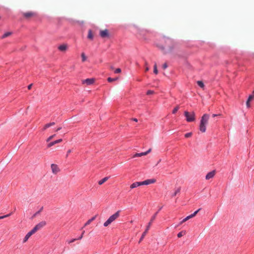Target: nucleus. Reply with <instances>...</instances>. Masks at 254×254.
<instances>
[{"label": "nucleus", "instance_id": "1", "mask_svg": "<svg viewBox=\"0 0 254 254\" xmlns=\"http://www.w3.org/2000/svg\"><path fill=\"white\" fill-rule=\"evenodd\" d=\"M157 46L161 50L164 51L165 47H168L170 51H171L174 46L173 41L170 38H163L161 40V43L157 44Z\"/></svg>", "mask_w": 254, "mask_h": 254}, {"label": "nucleus", "instance_id": "2", "mask_svg": "<svg viewBox=\"0 0 254 254\" xmlns=\"http://www.w3.org/2000/svg\"><path fill=\"white\" fill-rule=\"evenodd\" d=\"M209 119V115L207 114H204L200 120V125H199V130L202 132H205L206 131V126L208 124V120Z\"/></svg>", "mask_w": 254, "mask_h": 254}, {"label": "nucleus", "instance_id": "3", "mask_svg": "<svg viewBox=\"0 0 254 254\" xmlns=\"http://www.w3.org/2000/svg\"><path fill=\"white\" fill-rule=\"evenodd\" d=\"M120 211H117L115 213L111 215L107 221H106L103 225L104 227H107L111 224L113 222L115 221L120 216Z\"/></svg>", "mask_w": 254, "mask_h": 254}, {"label": "nucleus", "instance_id": "4", "mask_svg": "<svg viewBox=\"0 0 254 254\" xmlns=\"http://www.w3.org/2000/svg\"><path fill=\"white\" fill-rule=\"evenodd\" d=\"M184 115L188 122H193L195 120V114L194 112L185 111Z\"/></svg>", "mask_w": 254, "mask_h": 254}, {"label": "nucleus", "instance_id": "5", "mask_svg": "<svg viewBox=\"0 0 254 254\" xmlns=\"http://www.w3.org/2000/svg\"><path fill=\"white\" fill-rule=\"evenodd\" d=\"M157 213H156L151 219L150 220V222L148 223L147 227H146V229L145 230V231L143 233V234H142V236L139 240V242L140 243L143 239V238H144V237L145 236L146 234H147V233L148 232V230L150 228V227L152 223V222L153 221V220L155 219V217H156V215Z\"/></svg>", "mask_w": 254, "mask_h": 254}, {"label": "nucleus", "instance_id": "6", "mask_svg": "<svg viewBox=\"0 0 254 254\" xmlns=\"http://www.w3.org/2000/svg\"><path fill=\"white\" fill-rule=\"evenodd\" d=\"M22 15L26 19H29L32 17L35 16L36 15V13L33 11H28L23 12Z\"/></svg>", "mask_w": 254, "mask_h": 254}, {"label": "nucleus", "instance_id": "7", "mask_svg": "<svg viewBox=\"0 0 254 254\" xmlns=\"http://www.w3.org/2000/svg\"><path fill=\"white\" fill-rule=\"evenodd\" d=\"M99 35L102 38H109L110 37L109 32L108 29L100 30Z\"/></svg>", "mask_w": 254, "mask_h": 254}, {"label": "nucleus", "instance_id": "8", "mask_svg": "<svg viewBox=\"0 0 254 254\" xmlns=\"http://www.w3.org/2000/svg\"><path fill=\"white\" fill-rule=\"evenodd\" d=\"M200 210V209H198V210H197L196 211H195L193 213L188 216L187 217H186L185 218H184L181 222H180V224H183V223H184L185 222L188 221V220H189L190 219V218H193V217H194L196 214L199 211V210Z\"/></svg>", "mask_w": 254, "mask_h": 254}, {"label": "nucleus", "instance_id": "9", "mask_svg": "<svg viewBox=\"0 0 254 254\" xmlns=\"http://www.w3.org/2000/svg\"><path fill=\"white\" fill-rule=\"evenodd\" d=\"M51 168L53 173L55 174H57L60 171L58 165L55 164H51Z\"/></svg>", "mask_w": 254, "mask_h": 254}, {"label": "nucleus", "instance_id": "10", "mask_svg": "<svg viewBox=\"0 0 254 254\" xmlns=\"http://www.w3.org/2000/svg\"><path fill=\"white\" fill-rule=\"evenodd\" d=\"M94 82L95 79L94 78H87L82 81L83 84H86L88 85L93 84Z\"/></svg>", "mask_w": 254, "mask_h": 254}, {"label": "nucleus", "instance_id": "11", "mask_svg": "<svg viewBox=\"0 0 254 254\" xmlns=\"http://www.w3.org/2000/svg\"><path fill=\"white\" fill-rule=\"evenodd\" d=\"M142 185H148L151 184H153L156 182V180L154 179H148L144 181L141 182Z\"/></svg>", "mask_w": 254, "mask_h": 254}, {"label": "nucleus", "instance_id": "12", "mask_svg": "<svg viewBox=\"0 0 254 254\" xmlns=\"http://www.w3.org/2000/svg\"><path fill=\"white\" fill-rule=\"evenodd\" d=\"M151 151V148L149 149L147 151L144 152H142L140 153H136L133 156V157H141L142 156L146 155L149 153H150Z\"/></svg>", "mask_w": 254, "mask_h": 254}, {"label": "nucleus", "instance_id": "13", "mask_svg": "<svg viewBox=\"0 0 254 254\" xmlns=\"http://www.w3.org/2000/svg\"><path fill=\"white\" fill-rule=\"evenodd\" d=\"M58 49L61 52H65L68 49V45L66 44H64L60 45Z\"/></svg>", "mask_w": 254, "mask_h": 254}, {"label": "nucleus", "instance_id": "14", "mask_svg": "<svg viewBox=\"0 0 254 254\" xmlns=\"http://www.w3.org/2000/svg\"><path fill=\"white\" fill-rule=\"evenodd\" d=\"M215 175V171L213 170L207 173V174L205 176L206 180H209L214 177Z\"/></svg>", "mask_w": 254, "mask_h": 254}, {"label": "nucleus", "instance_id": "15", "mask_svg": "<svg viewBox=\"0 0 254 254\" xmlns=\"http://www.w3.org/2000/svg\"><path fill=\"white\" fill-rule=\"evenodd\" d=\"M34 233H33V232L31 230L30 231H29L26 235V236H25V237L23 239V243H24L25 242H26L29 239V238L33 235L34 234Z\"/></svg>", "mask_w": 254, "mask_h": 254}, {"label": "nucleus", "instance_id": "16", "mask_svg": "<svg viewBox=\"0 0 254 254\" xmlns=\"http://www.w3.org/2000/svg\"><path fill=\"white\" fill-rule=\"evenodd\" d=\"M62 139H59L53 142H51L48 144V147H51L57 143H60L62 141Z\"/></svg>", "mask_w": 254, "mask_h": 254}, {"label": "nucleus", "instance_id": "17", "mask_svg": "<svg viewBox=\"0 0 254 254\" xmlns=\"http://www.w3.org/2000/svg\"><path fill=\"white\" fill-rule=\"evenodd\" d=\"M254 98V95H250L249 96V98L246 102V105L248 108H249L250 107V103Z\"/></svg>", "mask_w": 254, "mask_h": 254}, {"label": "nucleus", "instance_id": "18", "mask_svg": "<svg viewBox=\"0 0 254 254\" xmlns=\"http://www.w3.org/2000/svg\"><path fill=\"white\" fill-rule=\"evenodd\" d=\"M141 184V182H135V183H133V184H132L130 186V189H134L135 188H136L137 187H139L140 186H141L142 184Z\"/></svg>", "mask_w": 254, "mask_h": 254}, {"label": "nucleus", "instance_id": "19", "mask_svg": "<svg viewBox=\"0 0 254 254\" xmlns=\"http://www.w3.org/2000/svg\"><path fill=\"white\" fill-rule=\"evenodd\" d=\"M96 217V216H94L92 217L91 219L88 220L86 222V223L84 224V227H85V226L89 225L91 222H92L93 221H94Z\"/></svg>", "mask_w": 254, "mask_h": 254}, {"label": "nucleus", "instance_id": "20", "mask_svg": "<svg viewBox=\"0 0 254 254\" xmlns=\"http://www.w3.org/2000/svg\"><path fill=\"white\" fill-rule=\"evenodd\" d=\"M181 191V188L179 187L176 189L175 192L172 194V197L175 196L177 194L179 193Z\"/></svg>", "mask_w": 254, "mask_h": 254}, {"label": "nucleus", "instance_id": "21", "mask_svg": "<svg viewBox=\"0 0 254 254\" xmlns=\"http://www.w3.org/2000/svg\"><path fill=\"white\" fill-rule=\"evenodd\" d=\"M109 177H106L104 178L103 179H102V180H100L98 182V184L99 185H102L105 182H106L109 179Z\"/></svg>", "mask_w": 254, "mask_h": 254}, {"label": "nucleus", "instance_id": "22", "mask_svg": "<svg viewBox=\"0 0 254 254\" xmlns=\"http://www.w3.org/2000/svg\"><path fill=\"white\" fill-rule=\"evenodd\" d=\"M12 34V32H7L5 33L1 37V39L5 38L9 36H10Z\"/></svg>", "mask_w": 254, "mask_h": 254}, {"label": "nucleus", "instance_id": "23", "mask_svg": "<svg viewBox=\"0 0 254 254\" xmlns=\"http://www.w3.org/2000/svg\"><path fill=\"white\" fill-rule=\"evenodd\" d=\"M38 226L42 229L43 227H44L46 225V222L45 221H43L39 223L38 224Z\"/></svg>", "mask_w": 254, "mask_h": 254}, {"label": "nucleus", "instance_id": "24", "mask_svg": "<svg viewBox=\"0 0 254 254\" xmlns=\"http://www.w3.org/2000/svg\"><path fill=\"white\" fill-rule=\"evenodd\" d=\"M87 38L90 40H92L93 38V35L91 30H88Z\"/></svg>", "mask_w": 254, "mask_h": 254}, {"label": "nucleus", "instance_id": "25", "mask_svg": "<svg viewBox=\"0 0 254 254\" xmlns=\"http://www.w3.org/2000/svg\"><path fill=\"white\" fill-rule=\"evenodd\" d=\"M40 229H41V228H40V227L37 224L31 230L35 234L37 231Z\"/></svg>", "mask_w": 254, "mask_h": 254}, {"label": "nucleus", "instance_id": "26", "mask_svg": "<svg viewBox=\"0 0 254 254\" xmlns=\"http://www.w3.org/2000/svg\"><path fill=\"white\" fill-rule=\"evenodd\" d=\"M54 125H55V123L54 122H52V123H50L47 124L45 125V126L44 127V129H46L47 128H48V127H50L51 126H53Z\"/></svg>", "mask_w": 254, "mask_h": 254}, {"label": "nucleus", "instance_id": "27", "mask_svg": "<svg viewBox=\"0 0 254 254\" xmlns=\"http://www.w3.org/2000/svg\"><path fill=\"white\" fill-rule=\"evenodd\" d=\"M197 83L198 85L199 86H200L201 88H203L204 86L203 83L201 81H198L197 82Z\"/></svg>", "mask_w": 254, "mask_h": 254}, {"label": "nucleus", "instance_id": "28", "mask_svg": "<svg viewBox=\"0 0 254 254\" xmlns=\"http://www.w3.org/2000/svg\"><path fill=\"white\" fill-rule=\"evenodd\" d=\"M81 56L82 58V61L83 62H85L86 60V57L85 56V54L84 53H82Z\"/></svg>", "mask_w": 254, "mask_h": 254}, {"label": "nucleus", "instance_id": "29", "mask_svg": "<svg viewBox=\"0 0 254 254\" xmlns=\"http://www.w3.org/2000/svg\"><path fill=\"white\" fill-rule=\"evenodd\" d=\"M153 72L156 74H158V70H157V64H156V63L154 65V70H153Z\"/></svg>", "mask_w": 254, "mask_h": 254}, {"label": "nucleus", "instance_id": "30", "mask_svg": "<svg viewBox=\"0 0 254 254\" xmlns=\"http://www.w3.org/2000/svg\"><path fill=\"white\" fill-rule=\"evenodd\" d=\"M179 106H177L175 108H174V109H173V111H172V113L173 114H175L178 111V110L179 109Z\"/></svg>", "mask_w": 254, "mask_h": 254}, {"label": "nucleus", "instance_id": "31", "mask_svg": "<svg viewBox=\"0 0 254 254\" xmlns=\"http://www.w3.org/2000/svg\"><path fill=\"white\" fill-rule=\"evenodd\" d=\"M185 234V232H183V231H181L180 232H179L178 235H177V236L178 238H181L182 237L184 234Z\"/></svg>", "mask_w": 254, "mask_h": 254}, {"label": "nucleus", "instance_id": "32", "mask_svg": "<svg viewBox=\"0 0 254 254\" xmlns=\"http://www.w3.org/2000/svg\"><path fill=\"white\" fill-rule=\"evenodd\" d=\"M56 136V134H54V135H52L51 136H50V137H49L48 138V139H47V142H49L50 141V140H51L55 136Z\"/></svg>", "mask_w": 254, "mask_h": 254}, {"label": "nucleus", "instance_id": "33", "mask_svg": "<svg viewBox=\"0 0 254 254\" xmlns=\"http://www.w3.org/2000/svg\"><path fill=\"white\" fill-rule=\"evenodd\" d=\"M107 80L109 82H112V81L116 80L117 78H112L111 77H109V78H108Z\"/></svg>", "mask_w": 254, "mask_h": 254}, {"label": "nucleus", "instance_id": "34", "mask_svg": "<svg viewBox=\"0 0 254 254\" xmlns=\"http://www.w3.org/2000/svg\"><path fill=\"white\" fill-rule=\"evenodd\" d=\"M192 135L191 132H189L186 134H185V136L187 138L190 137Z\"/></svg>", "mask_w": 254, "mask_h": 254}, {"label": "nucleus", "instance_id": "35", "mask_svg": "<svg viewBox=\"0 0 254 254\" xmlns=\"http://www.w3.org/2000/svg\"><path fill=\"white\" fill-rule=\"evenodd\" d=\"M114 72L115 73H119L121 72V69L120 68H118L115 69Z\"/></svg>", "mask_w": 254, "mask_h": 254}, {"label": "nucleus", "instance_id": "36", "mask_svg": "<svg viewBox=\"0 0 254 254\" xmlns=\"http://www.w3.org/2000/svg\"><path fill=\"white\" fill-rule=\"evenodd\" d=\"M154 91L152 90H148L146 94L147 95H150L154 94Z\"/></svg>", "mask_w": 254, "mask_h": 254}, {"label": "nucleus", "instance_id": "37", "mask_svg": "<svg viewBox=\"0 0 254 254\" xmlns=\"http://www.w3.org/2000/svg\"><path fill=\"white\" fill-rule=\"evenodd\" d=\"M10 215H11V214H7V215H4V216H0V219L6 218L7 217H8Z\"/></svg>", "mask_w": 254, "mask_h": 254}, {"label": "nucleus", "instance_id": "38", "mask_svg": "<svg viewBox=\"0 0 254 254\" xmlns=\"http://www.w3.org/2000/svg\"><path fill=\"white\" fill-rule=\"evenodd\" d=\"M10 215H11V214H7V215H4V216H0V219L6 218L7 217H8Z\"/></svg>", "mask_w": 254, "mask_h": 254}, {"label": "nucleus", "instance_id": "39", "mask_svg": "<svg viewBox=\"0 0 254 254\" xmlns=\"http://www.w3.org/2000/svg\"><path fill=\"white\" fill-rule=\"evenodd\" d=\"M84 233H85V231H83L82 234H80V236L77 239V240H81L82 238Z\"/></svg>", "mask_w": 254, "mask_h": 254}, {"label": "nucleus", "instance_id": "40", "mask_svg": "<svg viewBox=\"0 0 254 254\" xmlns=\"http://www.w3.org/2000/svg\"><path fill=\"white\" fill-rule=\"evenodd\" d=\"M71 152V150L70 149H69L67 151V153L66 155V157L67 158L68 156V155Z\"/></svg>", "mask_w": 254, "mask_h": 254}, {"label": "nucleus", "instance_id": "41", "mask_svg": "<svg viewBox=\"0 0 254 254\" xmlns=\"http://www.w3.org/2000/svg\"><path fill=\"white\" fill-rule=\"evenodd\" d=\"M168 65L166 63H165L162 66V67L164 69H166Z\"/></svg>", "mask_w": 254, "mask_h": 254}, {"label": "nucleus", "instance_id": "42", "mask_svg": "<svg viewBox=\"0 0 254 254\" xmlns=\"http://www.w3.org/2000/svg\"><path fill=\"white\" fill-rule=\"evenodd\" d=\"M76 240H77V239H73L71 240L70 241H69V243H73L74 241H75Z\"/></svg>", "mask_w": 254, "mask_h": 254}, {"label": "nucleus", "instance_id": "43", "mask_svg": "<svg viewBox=\"0 0 254 254\" xmlns=\"http://www.w3.org/2000/svg\"><path fill=\"white\" fill-rule=\"evenodd\" d=\"M32 86V84H31L29 85L28 86V89L29 90L31 89V88Z\"/></svg>", "mask_w": 254, "mask_h": 254}, {"label": "nucleus", "instance_id": "44", "mask_svg": "<svg viewBox=\"0 0 254 254\" xmlns=\"http://www.w3.org/2000/svg\"><path fill=\"white\" fill-rule=\"evenodd\" d=\"M221 116V114H218V115H217V114H213L212 117H216V116Z\"/></svg>", "mask_w": 254, "mask_h": 254}, {"label": "nucleus", "instance_id": "45", "mask_svg": "<svg viewBox=\"0 0 254 254\" xmlns=\"http://www.w3.org/2000/svg\"><path fill=\"white\" fill-rule=\"evenodd\" d=\"M149 70V67L148 66H147L146 68H145V71L147 72Z\"/></svg>", "mask_w": 254, "mask_h": 254}, {"label": "nucleus", "instance_id": "46", "mask_svg": "<svg viewBox=\"0 0 254 254\" xmlns=\"http://www.w3.org/2000/svg\"><path fill=\"white\" fill-rule=\"evenodd\" d=\"M61 128H62V127H58V128L56 129V131H58L60 130Z\"/></svg>", "mask_w": 254, "mask_h": 254}, {"label": "nucleus", "instance_id": "47", "mask_svg": "<svg viewBox=\"0 0 254 254\" xmlns=\"http://www.w3.org/2000/svg\"><path fill=\"white\" fill-rule=\"evenodd\" d=\"M133 121H135V122H137V119H136V118H133L132 119Z\"/></svg>", "mask_w": 254, "mask_h": 254}, {"label": "nucleus", "instance_id": "48", "mask_svg": "<svg viewBox=\"0 0 254 254\" xmlns=\"http://www.w3.org/2000/svg\"><path fill=\"white\" fill-rule=\"evenodd\" d=\"M111 69H114V67H113V66H111Z\"/></svg>", "mask_w": 254, "mask_h": 254}, {"label": "nucleus", "instance_id": "49", "mask_svg": "<svg viewBox=\"0 0 254 254\" xmlns=\"http://www.w3.org/2000/svg\"><path fill=\"white\" fill-rule=\"evenodd\" d=\"M252 95H254V90L253 92V94Z\"/></svg>", "mask_w": 254, "mask_h": 254}, {"label": "nucleus", "instance_id": "50", "mask_svg": "<svg viewBox=\"0 0 254 254\" xmlns=\"http://www.w3.org/2000/svg\"><path fill=\"white\" fill-rule=\"evenodd\" d=\"M147 64H148L147 63V62H145V65H147Z\"/></svg>", "mask_w": 254, "mask_h": 254}]
</instances>
